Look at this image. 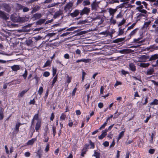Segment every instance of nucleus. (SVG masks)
Here are the masks:
<instances>
[{"label":"nucleus","mask_w":158,"mask_h":158,"mask_svg":"<svg viewBox=\"0 0 158 158\" xmlns=\"http://www.w3.org/2000/svg\"><path fill=\"white\" fill-rule=\"evenodd\" d=\"M125 131V129H123V130L118 135V137L117 138V140L118 141L119 139H121L122 137H123L124 135V133Z\"/></svg>","instance_id":"b1692460"},{"label":"nucleus","mask_w":158,"mask_h":158,"mask_svg":"<svg viewBox=\"0 0 158 158\" xmlns=\"http://www.w3.org/2000/svg\"><path fill=\"white\" fill-rule=\"evenodd\" d=\"M10 19L11 20L14 22H23V20L22 19V18L20 17L19 16H18L17 14H13L11 15Z\"/></svg>","instance_id":"7ed1b4c3"},{"label":"nucleus","mask_w":158,"mask_h":158,"mask_svg":"<svg viewBox=\"0 0 158 158\" xmlns=\"http://www.w3.org/2000/svg\"><path fill=\"white\" fill-rule=\"evenodd\" d=\"M42 15L41 13H36L33 15L32 18H34L35 20L39 19L41 17Z\"/></svg>","instance_id":"4468645a"},{"label":"nucleus","mask_w":158,"mask_h":158,"mask_svg":"<svg viewBox=\"0 0 158 158\" xmlns=\"http://www.w3.org/2000/svg\"><path fill=\"white\" fill-rule=\"evenodd\" d=\"M110 22L111 23H112L113 24H115L116 23V21L113 19V18H112L111 17L110 20Z\"/></svg>","instance_id":"0e129e2a"},{"label":"nucleus","mask_w":158,"mask_h":158,"mask_svg":"<svg viewBox=\"0 0 158 158\" xmlns=\"http://www.w3.org/2000/svg\"><path fill=\"white\" fill-rule=\"evenodd\" d=\"M33 41L32 40H28L27 41L26 44L27 45L29 46L33 44Z\"/></svg>","instance_id":"4d7b16f0"},{"label":"nucleus","mask_w":158,"mask_h":158,"mask_svg":"<svg viewBox=\"0 0 158 158\" xmlns=\"http://www.w3.org/2000/svg\"><path fill=\"white\" fill-rule=\"evenodd\" d=\"M129 69L132 72H135L136 70V67L135 64L133 63H131L129 64Z\"/></svg>","instance_id":"f8f14e48"},{"label":"nucleus","mask_w":158,"mask_h":158,"mask_svg":"<svg viewBox=\"0 0 158 158\" xmlns=\"http://www.w3.org/2000/svg\"><path fill=\"white\" fill-rule=\"evenodd\" d=\"M126 20L123 19L118 24V26L119 27L124 24L126 22Z\"/></svg>","instance_id":"8fccbe9b"},{"label":"nucleus","mask_w":158,"mask_h":158,"mask_svg":"<svg viewBox=\"0 0 158 158\" xmlns=\"http://www.w3.org/2000/svg\"><path fill=\"white\" fill-rule=\"evenodd\" d=\"M79 14H80V10L78 9H75L73 12L70 14V15L72 18H74L78 16Z\"/></svg>","instance_id":"423d86ee"},{"label":"nucleus","mask_w":158,"mask_h":158,"mask_svg":"<svg viewBox=\"0 0 158 158\" xmlns=\"http://www.w3.org/2000/svg\"><path fill=\"white\" fill-rule=\"evenodd\" d=\"M106 125L107 123L106 122H104V123L100 127L99 129V130H101V129L105 128Z\"/></svg>","instance_id":"e2e57ef3"},{"label":"nucleus","mask_w":158,"mask_h":158,"mask_svg":"<svg viewBox=\"0 0 158 158\" xmlns=\"http://www.w3.org/2000/svg\"><path fill=\"white\" fill-rule=\"evenodd\" d=\"M149 65L150 64L149 63H141L140 64L139 66L141 67L145 68L148 67Z\"/></svg>","instance_id":"c85d7f7f"},{"label":"nucleus","mask_w":158,"mask_h":158,"mask_svg":"<svg viewBox=\"0 0 158 158\" xmlns=\"http://www.w3.org/2000/svg\"><path fill=\"white\" fill-rule=\"evenodd\" d=\"M138 11L141 12V13H142V14H145L146 15H147V11L145 10H144L143 9H142L140 10H138Z\"/></svg>","instance_id":"de8ad7c7"},{"label":"nucleus","mask_w":158,"mask_h":158,"mask_svg":"<svg viewBox=\"0 0 158 158\" xmlns=\"http://www.w3.org/2000/svg\"><path fill=\"white\" fill-rule=\"evenodd\" d=\"M0 17L3 19H6L7 16L5 12L0 10Z\"/></svg>","instance_id":"a878e982"},{"label":"nucleus","mask_w":158,"mask_h":158,"mask_svg":"<svg viewBox=\"0 0 158 158\" xmlns=\"http://www.w3.org/2000/svg\"><path fill=\"white\" fill-rule=\"evenodd\" d=\"M89 142L90 145V149H94L95 148V145L94 143L90 139H89Z\"/></svg>","instance_id":"e433bc0d"},{"label":"nucleus","mask_w":158,"mask_h":158,"mask_svg":"<svg viewBox=\"0 0 158 158\" xmlns=\"http://www.w3.org/2000/svg\"><path fill=\"white\" fill-rule=\"evenodd\" d=\"M139 30V28H137L133 30L132 31H131L129 35H128V40L131 39V36L134 35L137 32L138 30Z\"/></svg>","instance_id":"1a4fd4ad"},{"label":"nucleus","mask_w":158,"mask_h":158,"mask_svg":"<svg viewBox=\"0 0 158 158\" xmlns=\"http://www.w3.org/2000/svg\"><path fill=\"white\" fill-rule=\"evenodd\" d=\"M66 118V115L64 113H62L60 117V120L61 121H64Z\"/></svg>","instance_id":"2f4dec72"},{"label":"nucleus","mask_w":158,"mask_h":158,"mask_svg":"<svg viewBox=\"0 0 158 158\" xmlns=\"http://www.w3.org/2000/svg\"><path fill=\"white\" fill-rule=\"evenodd\" d=\"M31 27V25L28 24L23 27V30L25 31H28L29 30L30 27Z\"/></svg>","instance_id":"393cba45"},{"label":"nucleus","mask_w":158,"mask_h":158,"mask_svg":"<svg viewBox=\"0 0 158 158\" xmlns=\"http://www.w3.org/2000/svg\"><path fill=\"white\" fill-rule=\"evenodd\" d=\"M97 0H94L91 4V10L96 11L98 7V3L96 2Z\"/></svg>","instance_id":"20e7f679"},{"label":"nucleus","mask_w":158,"mask_h":158,"mask_svg":"<svg viewBox=\"0 0 158 158\" xmlns=\"http://www.w3.org/2000/svg\"><path fill=\"white\" fill-rule=\"evenodd\" d=\"M121 72L122 74L124 75H126V74H129V72H128L126 71L123 69H122L121 71Z\"/></svg>","instance_id":"774afa93"},{"label":"nucleus","mask_w":158,"mask_h":158,"mask_svg":"<svg viewBox=\"0 0 158 158\" xmlns=\"http://www.w3.org/2000/svg\"><path fill=\"white\" fill-rule=\"evenodd\" d=\"M42 151L41 150V149H39L36 153V156H38L39 158H41L42 155Z\"/></svg>","instance_id":"c9c22d12"},{"label":"nucleus","mask_w":158,"mask_h":158,"mask_svg":"<svg viewBox=\"0 0 158 158\" xmlns=\"http://www.w3.org/2000/svg\"><path fill=\"white\" fill-rule=\"evenodd\" d=\"M4 109L1 107L0 108V120H2L4 118Z\"/></svg>","instance_id":"bb28decb"},{"label":"nucleus","mask_w":158,"mask_h":158,"mask_svg":"<svg viewBox=\"0 0 158 158\" xmlns=\"http://www.w3.org/2000/svg\"><path fill=\"white\" fill-rule=\"evenodd\" d=\"M49 94V90L48 89L46 91V93L45 94V95L44 97V100L46 101L47 98H48V95Z\"/></svg>","instance_id":"5fc2aeb1"},{"label":"nucleus","mask_w":158,"mask_h":158,"mask_svg":"<svg viewBox=\"0 0 158 158\" xmlns=\"http://www.w3.org/2000/svg\"><path fill=\"white\" fill-rule=\"evenodd\" d=\"M149 56L147 55H142L139 57V59L141 60V61L145 62L148 60H149Z\"/></svg>","instance_id":"0eeeda50"},{"label":"nucleus","mask_w":158,"mask_h":158,"mask_svg":"<svg viewBox=\"0 0 158 158\" xmlns=\"http://www.w3.org/2000/svg\"><path fill=\"white\" fill-rule=\"evenodd\" d=\"M107 134V131L106 130H103L102 131V133L98 136V138L99 139L102 140L106 137Z\"/></svg>","instance_id":"9d476101"},{"label":"nucleus","mask_w":158,"mask_h":158,"mask_svg":"<svg viewBox=\"0 0 158 158\" xmlns=\"http://www.w3.org/2000/svg\"><path fill=\"white\" fill-rule=\"evenodd\" d=\"M52 131H53V136L54 137L56 134V127L54 126H53L52 127Z\"/></svg>","instance_id":"bf43d9fd"},{"label":"nucleus","mask_w":158,"mask_h":158,"mask_svg":"<svg viewBox=\"0 0 158 158\" xmlns=\"http://www.w3.org/2000/svg\"><path fill=\"white\" fill-rule=\"evenodd\" d=\"M151 23L150 21L148 22H145L143 26V28H147L149 25Z\"/></svg>","instance_id":"f704fd0d"},{"label":"nucleus","mask_w":158,"mask_h":158,"mask_svg":"<svg viewBox=\"0 0 158 158\" xmlns=\"http://www.w3.org/2000/svg\"><path fill=\"white\" fill-rule=\"evenodd\" d=\"M41 119L39 118L38 113L35 114L31 120L30 126V137H32L35 130L38 132L41 126Z\"/></svg>","instance_id":"f257e3e1"},{"label":"nucleus","mask_w":158,"mask_h":158,"mask_svg":"<svg viewBox=\"0 0 158 158\" xmlns=\"http://www.w3.org/2000/svg\"><path fill=\"white\" fill-rule=\"evenodd\" d=\"M41 38L42 37L40 36L39 35L38 36L33 37L32 38V40L36 41L39 40H40L41 39Z\"/></svg>","instance_id":"37998d69"},{"label":"nucleus","mask_w":158,"mask_h":158,"mask_svg":"<svg viewBox=\"0 0 158 158\" xmlns=\"http://www.w3.org/2000/svg\"><path fill=\"white\" fill-rule=\"evenodd\" d=\"M50 148L49 143H48L46 145V147L44 149V151L46 152H48Z\"/></svg>","instance_id":"603ef678"},{"label":"nucleus","mask_w":158,"mask_h":158,"mask_svg":"<svg viewBox=\"0 0 158 158\" xmlns=\"http://www.w3.org/2000/svg\"><path fill=\"white\" fill-rule=\"evenodd\" d=\"M57 78H58V74H57L53 78V79L52 81V84L51 85V86L52 87H53L54 84L57 81Z\"/></svg>","instance_id":"cd10ccee"},{"label":"nucleus","mask_w":158,"mask_h":158,"mask_svg":"<svg viewBox=\"0 0 158 158\" xmlns=\"http://www.w3.org/2000/svg\"><path fill=\"white\" fill-rule=\"evenodd\" d=\"M90 61V59H82V62H83L85 63H89Z\"/></svg>","instance_id":"69168bd1"},{"label":"nucleus","mask_w":158,"mask_h":158,"mask_svg":"<svg viewBox=\"0 0 158 158\" xmlns=\"http://www.w3.org/2000/svg\"><path fill=\"white\" fill-rule=\"evenodd\" d=\"M142 39L140 37H139L137 39H134V42L135 43H142V41H139V40L141 39Z\"/></svg>","instance_id":"49530a36"},{"label":"nucleus","mask_w":158,"mask_h":158,"mask_svg":"<svg viewBox=\"0 0 158 158\" xmlns=\"http://www.w3.org/2000/svg\"><path fill=\"white\" fill-rule=\"evenodd\" d=\"M89 144H86L84 145V147L83 148V150L87 151V149L89 148Z\"/></svg>","instance_id":"13d9d810"},{"label":"nucleus","mask_w":158,"mask_h":158,"mask_svg":"<svg viewBox=\"0 0 158 158\" xmlns=\"http://www.w3.org/2000/svg\"><path fill=\"white\" fill-rule=\"evenodd\" d=\"M59 3H56L54 2L53 3H52L50 5H48V7L49 8V7H53V6H55L56 5H58Z\"/></svg>","instance_id":"338daca9"},{"label":"nucleus","mask_w":158,"mask_h":158,"mask_svg":"<svg viewBox=\"0 0 158 158\" xmlns=\"http://www.w3.org/2000/svg\"><path fill=\"white\" fill-rule=\"evenodd\" d=\"M22 124H23L19 122H18L16 123L15 129V131H16V133H18L19 130V127Z\"/></svg>","instance_id":"dca6fc26"},{"label":"nucleus","mask_w":158,"mask_h":158,"mask_svg":"<svg viewBox=\"0 0 158 158\" xmlns=\"http://www.w3.org/2000/svg\"><path fill=\"white\" fill-rule=\"evenodd\" d=\"M51 62V61L49 60H47L43 66V68H45L47 66H50Z\"/></svg>","instance_id":"72a5a7b5"},{"label":"nucleus","mask_w":158,"mask_h":158,"mask_svg":"<svg viewBox=\"0 0 158 158\" xmlns=\"http://www.w3.org/2000/svg\"><path fill=\"white\" fill-rule=\"evenodd\" d=\"M57 72V69L56 68L53 67L52 68V75L53 77H54L56 76Z\"/></svg>","instance_id":"c03bdc74"},{"label":"nucleus","mask_w":158,"mask_h":158,"mask_svg":"<svg viewBox=\"0 0 158 158\" xmlns=\"http://www.w3.org/2000/svg\"><path fill=\"white\" fill-rule=\"evenodd\" d=\"M50 73L48 71L45 72L43 73V76L46 77H47L49 76Z\"/></svg>","instance_id":"680f3d73"},{"label":"nucleus","mask_w":158,"mask_h":158,"mask_svg":"<svg viewBox=\"0 0 158 158\" xmlns=\"http://www.w3.org/2000/svg\"><path fill=\"white\" fill-rule=\"evenodd\" d=\"M138 15L135 17L136 18V23H137L143 17H144L146 18H147L148 17L147 15L142 13H138Z\"/></svg>","instance_id":"39448f33"},{"label":"nucleus","mask_w":158,"mask_h":158,"mask_svg":"<svg viewBox=\"0 0 158 158\" xmlns=\"http://www.w3.org/2000/svg\"><path fill=\"white\" fill-rule=\"evenodd\" d=\"M80 17L78 18L77 19L82 18V16L84 15H88L90 12V9L87 7H85L83 9L80 10Z\"/></svg>","instance_id":"f03ea898"},{"label":"nucleus","mask_w":158,"mask_h":158,"mask_svg":"<svg viewBox=\"0 0 158 158\" xmlns=\"http://www.w3.org/2000/svg\"><path fill=\"white\" fill-rule=\"evenodd\" d=\"M46 20L44 19H40L36 22L37 25H40L44 23Z\"/></svg>","instance_id":"7c9ffc66"},{"label":"nucleus","mask_w":158,"mask_h":158,"mask_svg":"<svg viewBox=\"0 0 158 158\" xmlns=\"http://www.w3.org/2000/svg\"><path fill=\"white\" fill-rule=\"evenodd\" d=\"M62 14L63 13L62 10H60L57 11L55 13L54 15V17L55 18L59 17L60 15H62Z\"/></svg>","instance_id":"f3484780"},{"label":"nucleus","mask_w":158,"mask_h":158,"mask_svg":"<svg viewBox=\"0 0 158 158\" xmlns=\"http://www.w3.org/2000/svg\"><path fill=\"white\" fill-rule=\"evenodd\" d=\"M131 49H124L120 51L119 52L121 54L129 53L130 52Z\"/></svg>","instance_id":"aec40b11"},{"label":"nucleus","mask_w":158,"mask_h":158,"mask_svg":"<svg viewBox=\"0 0 158 158\" xmlns=\"http://www.w3.org/2000/svg\"><path fill=\"white\" fill-rule=\"evenodd\" d=\"M158 58V55L156 54L152 55L150 57H149L148 60H155Z\"/></svg>","instance_id":"412c9836"},{"label":"nucleus","mask_w":158,"mask_h":158,"mask_svg":"<svg viewBox=\"0 0 158 158\" xmlns=\"http://www.w3.org/2000/svg\"><path fill=\"white\" fill-rule=\"evenodd\" d=\"M11 69L13 71H17L20 69V67L19 65H14L11 67Z\"/></svg>","instance_id":"5701e85b"},{"label":"nucleus","mask_w":158,"mask_h":158,"mask_svg":"<svg viewBox=\"0 0 158 158\" xmlns=\"http://www.w3.org/2000/svg\"><path fill=\"white\" fill-rule=\"evenodd\" d=\"M73 4L72 3L67 4L64 7V10L66 11L69 10L72 7Z\"/></svg>","instance_id":"4be33fe9"},{"label":"nucleus","mask_w":158,"mask_h":158,"mask_svg":"<svg viewBox=\"0 0 158 158\" xmlns=\"http://www.w3.org/2000/svg\"><path fill=\"white\" fill-rule=\"evenodd\" d=\"M66 83H68L67 85V87H68L69 84L71 82L72 78L70 77L69 75H67L66 77Z\"/></svg>","instance_id":"4c0bfd02"},{"label":"nucleus","mask_w":158,"mask_h":158,"mask_svg":"<svg viewBox=\"0 0 158 158\" xmlns=\"http://www.w3.org/2000/svg\"><path fill=\"white\" fill-rule=\"evenodd\" d=\"M137 23L135 22V23H133L127 29V31L129 30L132 29H133L134 27L135 26V25Z\"/></svg>","instance_id":"3c124183"},{"label":"nucleus","mask_w":158,"mask_h":158,"mask_svg":"<svg viewBox=\"0 0 158 158\" xmlns=\"http://www.w3.org/2000/svg\"><path fill=\"white\" fill-rule=\"evenodd\" d=\"M127 3H128V2H123L119 5L117 6L115 9H116L117 10L118 9L124 7V5L126 4Z\"/></svg>","instance_id":"79ce46f5"},{"label":"nucleus","mask_w":158,"mask_h":158,"mask_svg":"<svg viewBox=\"0 0 158 158\" xmlns=\"http://www.w3.org/2000/svg\"><path fill=\"white\" fill-rule=\"evenodd\" d=\"M43 89L42 87L40 86L39 88V90L38 91V94L40 95H41L42 94L43 91Z\"/></svg>","instance_id":"a18cd8bd"},{"label":"nucleus","mask_w":158,"mask_h":158,"mask_svg":"<svg viewBox=\"0 0 158 158\" xmlns=\"http://www.w3.org/2000/svg\"><path fill=\"white\" fill-rule=\"evenodd\" d=\"M40 9V6L38 5H36L32 8V10L31 12V13L33 14L35 13L39 10Z\"/></svg>","instance_id":"9b49d317"},{"label":"nucleus","mask_w":158,"mask_h":158,"mask_svg":"<svg viewBox=\"0 0 158 158\" xmlns=\"http://www.w3.org/2000/svg\"><path fill=\"white\" fill-rule=\"evenodd\" d=\"M92 156H95V158H100V153L97 152L96 151H94V154Z\"/></svg>","instance_id":"a19ab883"},{"label":"nucleus","mask_w":158,"mask_h":158,"mask_svg":"<svg viewBox=\"0 0 158 158\" xmlns=\"http://www.w3.org/2000/svg\"><path fill=\"white\" fill-rule=\"evenodd\" d=\"M121 114V113L118 112V111L117 110L115 113L114 114V116L113 117L114 119H115L118 117V116Z\"/></svg>","instance_id":"58836bf2"},{"label":"nucleus","mask_w":158,"mask_h":158,"mask_svg":"<svg viewBox=\"0 0 158 158\" xmlns=\"http://www.w3.org/2000/svg\"><path fill=\"white\" fill-rule=\"evenodd\" d=\"M90 4V2L89 0H85L82 3L83 5L84 6H87L89 5Z\"/></svg>","instance_id":"473e14b6"},{"label":"nucleus","mask_w":158,"mask_h":158,"mask_svg":"<svg viewBox=\"0 0 158 158\" xmlns=\"http://www.w3.org/2000/svg\"><path fill=\"white\" fill-rule=\"evenodd\" d=\"M27 74V70L25 69L24 73L22 75V76L24 79H26Z\"/></svg>","instance_id":"864d4df0"},{"label":"nucleus","mask_w":158,"mask_h":158,"mask_svg":"<svg viewBox=\"0 0 158 158\" xmlns=\"http://www.w3.org/2000/svg\"><path fill=\"white\" fill-rule=\"evenodd\" d=\"M108 10V12L110 15H111L112 18H113L114 14L117 11V9L110 8Z\"/></svg>","instance_id":"6e6552de"},{"label":"nucleus","mask_w":158,"mask_h":158,"mask_svg":"<svg viewBox=\"0 0 158 158\" xmlns=\"http://www.w3.org/2000/svg\"><path fill=\"white\" fill-rule=\"evenodd\" d=\"M137 5L139 6H138L136 8V10H140L142 9H143V8H144L143 5H142L141 4H140V5Z\"/></svg>","instance_id":"052dcab7"},{"label":"nucleus","mask_w":158,"mask_h":158,"mask_svg":"<svg viewBox=\"0 0 158 158\" xmlns=\"http://www.w3.org/2000/svg\"><path fill=\"white\" fill-rule=\"evenodd\" d=\"M37 140L36 138H32L31 139L29 140L26 144L28 145H32Z\"/></svg>","instance_id":"2eb2a0df"},{"label":"nucleus","mask_w":158,"mask_h":158,"mask_svg":"<svg viewBox=\"0 0 158 158\" xmlns=\"http://www.w3.org/2000/svg\"><path fill=\"white\" fill-rule=\"evenodd\" d=\"M143 31L142 30H140V31H139V37H140L141 38H143Z\"/></svg>","instance_id":"6e6d98bb"},{"label":"nucleus","mask_w":158,"mask_h":158,"mask_svg":"<svg viewBox=\"0 0 158 158\" xmlns=\"http://www.w3.org/2000/svg\"><path fill=\"white\" fill-rule=\"evenodd\" d=\"M28 90L29 89H25L23 90L21 92H19L18 95L19 97H23L24 94L27 93Z\"/></svg>","instance_id":"a211bd4d"},{"label":"nucleus","mask_w":158,"mask_h":158,"mask_svg":"<svg viewBox=\"0 0 158 158\" xmlns=\"http://www.w3.org/2000/svg\"><path fill=\"white\" fill-rule=\"evenodd\" d=\"M143 4L145 8H147V6H148V4L145 1L141 2L140 1H137L135 2V4L136 5H140V4Z\"/></svg>","instance_id":"ddd939ff"},{"label":"nucleus","mask_w":158,"mask_h":158,"mask_svg":"<svg viewBox=\"0 0 158 158\" xmlns=\"http://www.w3.org/2000/svg\"><path fill=\"white\" fill-rule=\"evenodd\" d=\"M154 72V69L153 68H151L149 69L147 71V75H151L153 74V73Z\"/></svg>","instance_id":"c756f323"},{"label":"nucleus","mask_w":158,"mask_h":158,"mask_svg":"<svg viewBox=\"0 0 158 158\" xmlns=\"http://www.w3.org/2000/svg\"><path fill=\"white\" fill-rule=\"evenodd\" d=\"M150 105H158V100L156 99H154L153 101L150 103Z\"/></svg>","instance_id":"09e8293b"},{"label":"nucleus","mask_w":158,"mask_h":158,"mask_svg":"<svg viewBox=\"0 0 158 158\" xmlns=\"http://www.w3.org/2000/svg\"><path fill=\"white\" fill-rule=\"evenodd\" d=\"M125 39V37L120 38H117L113 41L114 43H118L120 42H122Z\"/></svg>","instance_id":"6ab92c4d"},{"label":"nucleus","mask_w":158,"mask_h":158,"mask_svg":"<svg viewBox=\"0 0 158 158\" xmlns=\"http://www.w3.org/2000/svg\"><path fill=\"white\" fill-rule=\"evenodd\" d=\"M124 28L122 29L121 27L119 28L118 33V35H122L124 33Z\"/></svg>","instance_id":"ea45409f"}]
</instances>
